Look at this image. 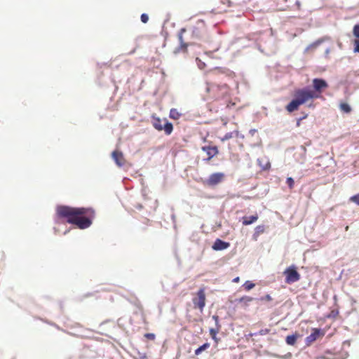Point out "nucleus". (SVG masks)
<instances>
[{
	"label": "nucleus",
	"instance_id": "nucleus-1",
	"mask_svg": "<svg viewBox=\"0 0 359 359\" xmlns=\"http://www.w3.org/2000/svg\"><path fill=\"white\" fill-rule=\"evenodd\" d=\"M57 215L66 219L69 224H74L81 229L88 228L95 217V210L92 208H73L60 205L57 208Z\"/></svg>",
	"mask_w": 359,
	"mask_h": 359
},
{
	"label": "nucleus",
	"instance_id": "nucleus-2",
	"mask_svg": "<svg viewBox=\"0 0 359 359\" xmlns=\"http://www.w3.org/2000/svg\"><path fill=\"white\" fill-rule=\"evenodd\" d=\"M313 86L315 91L306 88L295 90L294 99L286 106V110L290 113L293 112L297 110L300 105L306 103L311 100L320 97L323 90L328 87V84L324 79H314L313 80Z\"/></svg>",
	"mask_w": 359,
	"mask_h": 359
},
{
	"label": "nucleus",
	"instance_id": "nucleus-3",
	"mask_svg": "<svg viewBox=\"0 0 359 359\" xmlns=\"http://www.w3.org/2000/svg\"><path fill=\"white\" fill-rule=\"evenodd\" d=\"M206 91L212 93V96L216 98L224 97L229 95V88L225 83L222 85H216L213 83H207Z\"/></svg>",
	"mask_w": 359,
	"mask_h": 359
},
{
	"label": "nucleus",
	"instance_id": "nucleus-4",
	"mask_svg": "<svg viewBox=\"0 0 359 359\" xmlns=\"http://www.w3.org/2000/svg\"><path fill=\"white\" fill-rule=\"evenodd\" d=\"M194 309H198L201 312L203 311L206 304L205 287H201L196 293V297L192 299Z\"/></svg>",
	"mask_w": 359,
	"mask_h": 359
},
{
	"label": "nucleus",
	"instance_id": "nucleus-5",
	"mask_svg": "<svg viewBox=\"0 0 359 359\" xmlns=\"http://www.w3.org/2000/svg\"><path fill=\"white\" fill-rule=\"evenodd\" d=\"M225 175L223 172H215L211 174L209 177L202 181L205 187H215L224 181Z\"/></svg>",
	"mask_w": 359,
	"mask_h": 359
},
{
	"label": "nucleus",
	"instance_id": "nucleus-6",
	"mask_svg": "<svg viewBox=\"0 0 359 359\" xmlns=\"http://www.w3.org/2000/svg\"><path fill=\"white\" fill-rule=\"evenodd\" d=\"M152 125L154 128L158 130H164L166 135H170L173 130L172 124L167 121L163 126L161 123V119L159 117L152 116Z\"/></svg>",
	"mask_w": 359,
	"mask_h": 359
},
{
	"label": "nucleus",
	"instance_id": "nucleus-7",
	"mask_svg": "<svg viewBox=\"0 0 359 359\" xmlns=\"http://www.w3.org/2000/svg\"><path fill=\"white\" fill-rule=\"evenodd\" d=\"M285 283L290 284L298 281L300 279V274L294 266L287 268L284 271Z\"/></svg>",
	"mask_w": 359,
	"mask_h": 359
},
{
	"label": "nucleus",
	"instance_id": "nucleus-8",
	"mask_svg": "<svg viewBox=\"0 0 359 359\" xmlns=\"http://www.w3.org/2000/svg\"><path fill=\"white\" fill-rule=\"evenodd\" d=\"M112 158L114 160L115 163L118 167L123 166L126 163V159L123 156V154L120 151H114L112 152Z\"/></svg>",
	"mask_w": 359,
	"mask_h": 359
},
{
	"label": "nucleus",
	"instance_id": "nucleus-9",
	"mask_svg": "<svg viewBox=\"0 0 359 359\" xmlns=\"http://www.w3.org/2000/svg\"><path fill=\"white\" fill-rule=\"evenodd\" d=\"M202 150L205 151L208 155V158L206 159L209 161L212 158L217 155L218 149L217 147H210V146H205L202 147Z\"/></svg>",
	"mask_w": 359,
	"mask_h": 359
},
{
	"label": "nucleus",
	"instance_id": "nucleus-10",
	"mask_svg": "<svg viewBox=\"0 0 359 359\" xmlns=\"http://www.w3.org/2000/svg\"><path fill=\"white\" fill-rule=\"evenodd\" d=\"M229 245H230V244L229 243L223 241L221 239L217 238L215 241L212 248L215 250H225L227 248H229Z\"/></svg>",
	"mask_w": 359,
	"mask_h": 359
},
{
	"label": "nucleus",
	"instance_id": "nucleus-11",
	"mask_svg": "<svg viewBox=\"0 0 359 359\" xmlns=\"http://www.w3.org/2000/svg\"><path fill=\"white\" fill-rule=\"evenodd\" d=\"M321 334L320 330L314 328L313 329L312 333L306 338V342L307 344H311L314 342Z\"/></svg>",
	"mask_w": 359,
	"mask_h": 359
},
{
	"label": "nucleus",
	"instance_id": "nucleus-12",
	"mask_svg": "<svg viewBox=\"0 0 359 359\" xmlns=\"http://www.w3.org/2000/svg\"><path fill=\"white\" fill-rule=\"evenodd\" d=\"M253 298L249 296H244L238 299V302L241 304L242 308L246 309L251 302L253 301Z\"/></svg>",
	"mask_w": 359,
	"mask_h": 359
},
{
	"label": "nucleus",
	"instance_id": "nucleus-13",
	"mask_svg": "<svg viewBox=\"0 0 359 359\" xmlns=\"http://www.w3.org/2000/svg\"><path fill=\"white\" fill-rule=\"evenodd\" d=\"M258 219V215L256 214L255 215H251L250 217H243V224L245 226L250 225L254 222H255Z\"/></svg>",
	"mask_w": 359,
	"mask_h": 359
},
{
	"label": "nucleus",
	"instance_id": "nucleus-14",
	"mask_svg": "<svg viewBox=\"0 0 359 359\" xmlns=\"http://www.w3.org/2000/svg\"><path fill=\"white\" fill-rule=\"evenodd\" d=\"M297 337V334L288 335L285 339V341L288 345L293 346L296 344Z\"/></svg>",
	"mask_w": 359,
	"mask_h": 359
},
{
	"label": "nucleus",
	"instance_id": "nucleus-15",
	"mask_svg": "<svg viewBox=\"0 0 359 359\" xmlns=\"http://www.w3.org/2000/svg\"><path fill=\"white\" fill-rule=\"evenodd\" d=\"M170 118L174 120H177L180 118L181 114L178 111L177 109L172 108L170 111Z\"/></svg>",
	"mask_w": 359,
	"mask_h": 359
},
{
	"label": "nucleus",
	"instance_id": "nucleus-16",
	"mask_svg": "<svg viewBox=\"0 0 359 359\" xmlns=\"http://www.w3.org/2000/svg\"><path fill=\"white\" fill-rule=\"evenodd\" d=\"M339 108H340L341 111H342L345 113H347V114H348L351 111V107L349 106L348 104L345 103V102H341L339 104Z\"/></svg>",
	"mask_w": 359,
	"mask_h": 359
},
{
	"label": "nucleus",
	"instance_id": "nucleus-17",
	"mask_svg": "<svg viewBox=\"0 0 359 359\" xmlns=\"http://www.w3.org/2000/svg\"><path fill=\"white\" fill-rule=\"evenodd\" d=\"M210 345L209 343H205L204 344H203L202 346H201L200 347H198L197 349L195 350V354L196 355L201 354L202 353V351L210 347Z\"/></svg>",
	"mask_w": 359,
	"mask_h": 359
},
{
	"label": "nucleus",
	"instance_id": "nucleus-18",
	"mask_svg": "<svg viewBox=\"0 0 359 359\" xmlns=\"http://www.w3.org/2000/svg\"><path fill=\"white\" fill-rule=\"evenodd\" d=\"M238 133V132L237 130H236L234 132L227 133L226 134H225V135L223 137L220 138V140L222 142H224L226 140H228L232 138L233 137V134H235L236 136H237Z\"/></svg>",
	"mask_w": 359,
	"mask_h": 359
},
{
	"label": "nucleus",
	"instance_id": "nucleus-19",
	"mask_svg": "<svg viewBox=\"0 0 359 359\" xmlns=\"http://www.w3.org/2000/svg\"><path fill=\"white\" fill-rule=\"evenodd\" d=\"M184 31L185 30L184 29H182L181 30V34L179 36V39H180V47H181V48L184 49V51H187L188 44L184 41L182 36V32H184Z\"/></svg>",
	"mask_w": 359,
	"mask_h": 359
},
{
	"label": "nucleus",
	"instance_id": "nucleus-20",
	"mask_svg": "<svg viewBox=\"0 0 359 359\" xmlns=\"http://www.w3.org/2000/svg\"><path fill=\"white\" fill-rule=\"evenodd\" d=\"M353 34L355 37V39H359V25H355L353 28Z\"/></svg>",
	"mask_w": 359,
	"mask_h": 359
},
{
	"label": "nucleus",
	"instance_id": "nucleus-21",
	"mask_svg": "<svg viewBox=\"0 0 359 359\" xmlns=\"http://www.w3.org/2000/svg\"><path fill=\"white\" fill-rule=\"evenodd\" d=\"M243 287H245V290L249 291L255 287V284L248 280L244 283Z\"/></svg>",
	"mask_w": 359,
	"mask_h": 359
},
{
	"label": "nucleus",
	"instance_id": "nucleus-22",
	"mask_svg": "<svg viewBox=\"0 0 359 359\" xmlns=\"http://www.w3.org/2000/svg\"><path fill=\"white\" fill-rule=\"evenodd\" d=\"M265 228L263 225H259L255 228V233L256 235H259L261 233H263L264 232Z\"/></svg>",
	"mask_w": 359,
	"mask_h": 359
},
{
	"label": "nucleus",
	"instance_id": "nucleus-23",
	"mask_svg": "<svg viewBox=\"0 0 359 359\" xmlns=\"http://www.w3.org/2000/svg\"><path fill=\"white\" fill-rule=\"evenodd\" d=\"M349 201L359 205V194L351 196Z\"/></svg>",
	"mask_w": 359,
	"mask_h": 359
},
{
	"label": "nucleus",
	"instance_id": "nucleus-24",
	"mask_svg": "<svg viewBox=\"0 0 359 359\" xmlns=\"http://www.w3.org/2000/svg\"><path fill=\"white\" fill-rule=\"evenodd\" d=\"M286 182H287V185H288V187H289V188L290 189H293L294 185V181L293 180V178L287 177V180H286Z\"/></svg>",
	"mask_w": 359,
	"mask_h": 359
},
{
	"label": "nucleus",
	"instance_id": "nucleus-25",
	"mask_svg": "<svg viewBox=\"0 0 359 359\" xmlns=\"http://www.w3.org/2000/svg\"><path fill=\"white\" fill-rule=\"evenodd\" d=\"M269 332H270V330L265 328V329L260 330L257 333L254 334V335H257V334L266 335V334H269Z\"/></svg>",
	"mask_w": 359,
	"mask_h": 359
},
{
	"label": "nucleus",
	"instance_id": "nucleus-26",
	"mask_svg": "<svg viewBox=\"0 0 359 359\" xmlns=\"http://www.w3.org/2000/svg\"><path fill=\"white\" fill-rule=\"evenodd\" d=\"M219 328H217V329H215V328H210V334L211 336V337H215V335L217 334V333L219 332Z\"/></svg>",
	"mask_w": 359,
	"mask_h": 359
},
{
	"label": "nucleus",
	"instance_id": "nucleus-27",
	"mask_svg": "<svg viewBox=\"0 0 359 359\" xmlns=\"http://www.w3.org/2000/svg\"><path fill=\"white\" fill-rule=\"evenodd\" d=\"M144 337L148 339H149V340L153 341V340L155 339L156 336L153 333H147V334H144Z\"/></svg>",
	"mask_w": 359,
	"mask_h": 359
},
{
	"label": "nucleus",
	"instance_id": "nucleus-28",
	"mask_svg": "<svg viewBox=\"0 0 359 359\" xmlns=\"http://www.w3.org/2000/svg\"><path fill=\"white\" fill-rule=\"evenodd\" d=\"M354 52L359 53V39L354 41Z\"/></svg>",
	"mask_w": 359,
	"mask_h": 359
},
{
	"label": "nucleus",
	"instance_id": "nucleus-29",
	"mask_svg": "<svg viewBox=\"0 0 359 359\" xmlns=\"http://www.w3.org/2000/svg\"><path fill=\"white\" fill-rule=\"evenodd\" d=\"M272 297L269 294H266L264 297H262L259 300L260 301H266V302H271L272 301Z\"/></svg>",
	"mask_w": 359,
	"mask_h": 359
},
{
	"label": "nucleus",
	"instance_id": "nucleus-30",
	"mask_svg": "<svg viewBox=\"0 0 359 359\" xmlns=\"http://www.w3.org/2000/svg\"><path fill=\"white\" fill-rule=\"evenodd\" d=\"M141 21L143 22V23H147L149 20V17L147 14L145 13H143L141 15Z\"/></svg>",
	"mask_w": 359,
	"mask_h": 359
},
{
	"label": "nucleus",
	"instance_id": "nucleus-31",
	"mask_svg": "<svg viewBox=\"0 0 359 359\" xmlns=\"http://www.w3.org/2000/svg\"><path fill=\"white\" fill-rule=\"evenodd\" d=\"M210 75H211L212 76H214V77H215V76H217V75L219 74V72H218L217 70H213V71H211V72H210Z\"/></svg>",
	"mask_w": 359,
	"mask_h": 359
},
{
	"label": "nucleus",
	"instance_id": "nucleus-32",
	"mask_svg": "<svg viewBox=\"0 0 359 359\" xmlns=\"http://www.w3.org/2000/svg\"><path fill=\"white\" fill-rule=\"evenodd\" d=\"M295 6H297V8L298 10H300V9H301V3H300V1H297L295 2Z\"/></svg>",
	"mask_w": 359,
	"mask_h": 359
},
{
	"label": "nucleus",
	"instance_id": "nucleus-33",
	"mask_svg": "<svg viewBox=\"0 0 359 359\" xmlns=\"http://www.w3.org/2000/svg\"><path fill=\"white\" fill-rule=\"evenodd\" d=\"M199 62H200V63L198 64V67H199V68H200V69H203V68H204V67H205V63H204V62H201L200 60H199Z\"/></svg>",
	"mask_w": 359,
	"mask_h": 359
},
{
	"label": "nucleus",
	"instance_id": "nucleus-34",
	"mask_svg": "<svg viewBox=\"0 0 359 359\" xmlns=\"http://www.w3.org/2000/svg\"><path fill=\"white\" fill-rule=\"evenodd\" d=\"M239 281H240V278L239 277H236V278L233 279V283H238Z\"/></svg>",
	"mask_w": 359,
	"mask_h": 359
},
{
	"label": "nucleus",
	"instance_id": "nucleus-35",
	"mask_svg": "<svg viewBox=\"0 0 359 359\" xmlns=\"http://www.w3.org/2000/svg\"><path fill=\"white\" fill-rule=\"evenodd\" d=\"M212 339L217 344L219 341V339L217 337V335H215V337H212Z\"/></svg>",
	"mask_w": 359,
	"mask_h": 359
},
{
	"label": "nucleus",
	"instance_id": "nucleus-36",
	"mask_svg": "<svg viewBox=\"0 0 359 359\" xmlns=\"http://www.w3.org/2000/svg\"><path fill=\"white\" fill-rule=\"evenodd\" d=\"M323 41V39H319L315 43H316V45H318L320 43H322Z\"/></svg>",
	"mask_w": 359,
	"mask_h": 359
},
{
	"label": "nucleus",
	"instance_id": "nucleus-37",
	"mask_svg": "<svg viewBox=\"0 0 359 359\" xmlns=\"http://www.w3.org/2000/svg\"><path fill=\"white\" fill-rule=\"evenodd\" d=\"M213 318L215 320L216 323H218V316H214Z\"/></svg>",
	"mask_w": 359,
	"mask_h": 359
},
{
	"label": "nucleus",
	"instance_id": "nucleus-38",
	"mask_svg": "<svg viewBox=\"0 0 359 359\" xmlns=\"http://www.w3.org/2000/svg\"><path fill=\"white\" fill-rule=\"evenodd\" d=\"M348 229H349L348 226H346V228H345V230H346V231H348Z\"/></svg>",
	"mask_w": 359,
	"mask_h": 359
}]
</instances>
